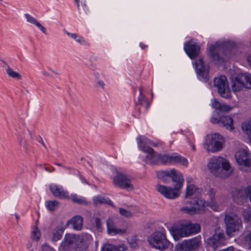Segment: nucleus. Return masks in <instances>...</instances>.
Masks as SVG:
<instances>
[{"instance_id": "6e6552de", "label": "nucleus", "mask_w": 251, "mask_h": 251, "mask_svg": "<svg viewBox=\"0 0 251 251\" xmlns=\"http://www.w3.org/2000/svg\"><path fill=\"white\" fill-rule=\"evenodd\" d=\"M185 205L181 208V211L190 214L203 212L207 206L205 201L201 198L184 201Z\"/></svg>"}, {"instance_id": "0e129e2a", "label": "nucleus", "mask_w": 251, "mask_h": 251, "mask_svg": "<svg viewBox=\"0 0 251 251\" xmlns=\"http://www.w3.org/2000/svg\"><path fill=\"white\" fill-rule=\"evenodd\" d=\"M57 165L59 166H61V165L60 164H59V163H56V164Z\"/></svg>"}, {"instance_id": "423d86ee", "label": "nucleus", "mask_w": 251, "mask_h": 251, "mask_svg": "<svg viewBox=\"0 0 251 251\" xmlns=\"http://www.w3.org/2000/svg\"><path fill=\"white\" fill-rule=\"evenodd\" d=\"M225 145L224 137L218 133L207 135L204 143V149L209 152H216L221 151Z\"/></svg>"}, {"instance_id": "2eb2a0df", "label": "nucleus", "mask_w": 251, "mask_h": 251, "mask_svg": "<svg viewBox=\"0 0 251 251\" xmlns=\"http://www.w3.org/2000/svg\"><path fill=\"white\" fill-rule=\"evenodd\" d=\"M225 241L224 234L222 230L217 229L214 234L207 240V244L214 249L223 245Z\"/></svg>"}, {"instance_id": "bf43d9fd", "label": "nucleus", "mask_w": 251, "mask_h": 251, "mask_svg": "<svg viewBox=\"0 0 251 251\" xmlns=\"http://www.w3.org/2000/svg\"><path fill=\"white\" fill-rule=\"evenodd\" d=\"M247 60L250 66L251 67V54L248 57Z\"/></svg>"}, {"instance_id": "4c0bfd02", "label": "nucleus", "mask_w": 251, "mask_h": 251, "mask_svg": "<svg viewBox=\"0 0 251 251\" xmlns=\"http://www.w3.org/2000/svg\"><path fill=\"white\" fill-rule=\"evenodd\" d=\"M75 1V3L76 4L77 9L80 13H83V11L84 13H86L88 10V8L85 4V1L81 2V7L82 9L81 8L80 3H79V0H74Z\"/></svg>"}, {"instance_id": "9d476101", "label": "nucleus", "mask_w": 251, "mask_h": 251, "mask_svg": "<svg viewBox=\"0 0 251 251\" xmlns=\"http://www.w3.org/2000/svg\"><path fill=\"white\" fill-rule=\"evenodd\" d=\"M113 184L116 187L126 189L127 191H132L134 189L130 177L121 173H117L113 177Z\"/></svg>"}, {"instance_id": "69168bd1", "label": "nucleus", "mask_w": 251, "mask_h": 251, "mask_svg": "<svg viewBox=\"0 0 251 251\" xmlns=\"http://www.w3.org/2000/svg\"><path fill=\"white\" fill-rule=\"evenodd\" d=\"M42 144L43 145H44V142H42Z\"/></svg>"}, {"instance_id": "6ab92c4d", "label": "nucleus", "mask_w": 251, "mask_h": 251, "mask_svg": "<svg viewBox=\"0 0 251 251\" xmlns=\"http://www.w3.org/2000/svg\"><path fill=\"white\" fill-rule=\"evenodd\" d=\"M246 188L243 189H235L232 191V198L233 201L238 204H243L246 200Z\"/></svg>"}, {"instance_id": "e2e57ef3", "label": "nucleus", "mask_w": 251, "mask_h": 251, "mask_svg": "<svg viewBox=\"0 0 251 251\" xmlns=\"http://www.w3.org/2000/svg\"><path fill=\"white\" fill-rule=\"evenodd\" d=\"M46 170L47 171V172H51V171L50 170V169H49L48 168H46Z\"/></svg>"}, {"instance_id": "79ce46f5", "label": "nucleus", "mask_w": 251, "mask_h": 251, "mask_svg": "<svg viewBox=\"0 0 251 251\" xmlns=\"http://www.w3.org/2000/svg\"><path fill=\"white\" fill-rule=\"evenodd\" d=\"M26 248L28 251H38L37 246L31 242L27 243Z\"/></svg>"}, {"instance_id": "b1692460", "label": "nucleus", "mask_w": 251, "mask_h": 251, "mask_svg": "<svg viewBox=\"0 0 251 251\" xmlns=\"http://www.w3.org/2000/svg\"><path fill=\"white\" fill-rule=\"evenodd\" d=\"M68 225H71L76 230H80L83 226V218L80 216L73 217L67 222Z\"/></svg>"}, {"instance_id": "c03bdc74", "label": "nucleus", "mask_w": 251, "mask_h": 251, "mask_svg": "<svg viewBox=\"0 0 251 251\" xmlns=\"http://www.w3.org/2000/svg\"><path fill=\"white\" fill-rule=\"evenodd\" d=\"M96 86L98 88L104 90L105 84L102 80L98 79L96 81Z\"/></svg>"}, {"instance_id": "20e7f679", "label": "nucleus", "mask_w": 251, "mask_h": 251, "mask_svg": "<svg viewBox=\"0 0 251 251\" xmlns=\"http://www.w3.org/2000/svg\"><path fill=\"white\" fill-rule=\"evenodd\" d=\"M226 46V43L217 42L209 48V55L216 64L222 63L231 55L230 50L225 49Z\"/></svg>"}, {"instance_id": "4d7b16f0", "label": "nucleus", "mask_w": 251, "mask_h": 251, "mask_svg": "<svg viewBox=\"0 0 251 251\" xmlns=\"http://www.w3.org/2000/svg\"><path fill=\"white\" fill-rule=\"evenodd\" d=\"M94 76L95 78V81H96V80L100 79V74L98 72H96L94 73Z\"/></svg>"}, {"instance_id": "7ed1b4c3", "label": "nucleus", "mask_w": 251, "mask_h": 251, "mask_svg": "<svg viewBox=\"0 0 251 251\" xmlns=\"http://www.w3.org/2000/svg\"><path fill=\"white\" fill-rule=\"evenodd\" d=\"M170 230L174 239L178 240L180 238L190 236L199 232L200 226L190 221H183L177 226L172 227Z\"/></svg>"}, {"instance_id": "aec40b11", "label": "nucleus", "mask_w": 251, "mask_h": 251, "mask_svg": "<svg viewBox=\"0 0 251 251\" xmlns=\"http://www.w3.org/2000/svg\"><path fill=\"white\" fill-rule=\"evenodd\" d=\"M231 86L234 92H237L245 88V84L241 78L240 74L231 78Z\"/></svg>"}, {"instance_id": "f257e3e1", "label": "nucleus", "mask_w": 251, "mask_h": 251, "mask_svg": "<svg viewBox=\"0 0 251 251\" xmlns=\"http://www.w3.org/2000/svg\"><path fill=\"white\" fill-rule=\"evenodd\" d=\"M138 148L147 153L144 161L148 164H155L160 160L162 163L166 164H180L187 166L188 160L178 155L157 154L149 146H157L159 143H155L143 135H139L136 138Z\"/></svg>"}, {"instance_id": "72a5a7b5", "label": "nucleus", "mask_w": 251, "mask_h": 251, "mask_svg": "<svg viewBox=\"0 0 251 251\" xmlns=\"http://www.w3.org/2000/svg\"><path fill=\"white\" fill-rule=\"evenodd\" d=\"M46 208L50 211L55 210L59 205V202L57 201H48L45 202Z\"/></svg>"}, {"instance_id": "a19ab883", "label": "nucleus", "mask_w": 251, "mask_h": 251, "mask_svg": "<svg viewBox=\"0 0 251 251\" xmlns=\"http://www.w3.org/2000/svg\"><path fill=\"white\" fill-rule=\"evenodd\" d=\"M244 243L249 248H251V231L245 236Z\"/></svg>"}, {"instance_id": "49530a36", "label": "nucleus", "mask_w": 251, "mask_h": 251, "mask_svg": "<svg viewBox=\"0 0 251 251\" xmlns=\"http://www.w3.org/2000/svg\"><path fill=\"white\" fill-rule=\"evenodd\" d=\"M139 92L140 94L138 98L137 102L138 104H141L145 100V96L142 94V88L141 87L139 88Z\"/></svg>"}, {"instance_id": "603ef678", "label": "nucleus", "mask_w": 251, "mask_h": 251, "mask_svg": "<svg viewBox=\"0 0 251 251\" xmlns=\"http://www.w3.org/2000/svg\"><path fill=\"white\" fill-rule=\"evenodd\" d=\"M18 141L21 145L25 146L26 144V140L21 136L18 137Z\"/></svg>"}, {"instance_id": "e433bc0d", "label": "nucleus", "mask_w": 251, "mask_h": 251, "mask_svg": "<svg viewBox=\"0 0 251 251\" xmlns=\"http://www.w3.org/2000/svg\"><path fill=\"white\" fill-rule=\"evenodd\" d=\"M63 231L64 230L62 228L56 227L53 231L52 239L55 241L60 240L62 237Z\"/></svg>"}, {"instance_id": "680f3d73", "label": "nucleus", "mask_w": 251, "mask_h": 251, "mask_svg": "<svg viewBox=\"0 0 251 251\" xmlns=\"http://www.w3.org/2000/svg\"><path fill=\"white\" fill-rule=\"evenodd\" d=\"M49 70H50L53 74L55 75H58V73L56 71L53 70L52 69L49 68Z\"/></svg>"}, {"instance_id": "ddd939ff", "label": "nucleus", "mask_w": 251, "mask_h": 251, "mask_svg": "<svg viewBox=\"0 0 251 251\" xmlns=\"http://www.w3.org/2000/svg\"><path fill=\"white\" fill-rule=\"evenodd\" d=\"M234 157L238 165L243 167H251L250 152L246 149L241 147V148L235 152Z\"/></svg>"}, {"instance_id": "4be33fe9", "label": "nucleus", "mask_w": 251, "mask_h": 251, "mask_svg": "<svg viewBox=\"0 0 251 251\" xmlns=\"http://www.w3.org/2000/svg\"><path fill=\"white\" fill-rule=\"evenodd\" d=\"M211 105L217 111V113L227 112L232 109V107L227 104L221 103L216 99H213L211 101Z\"/></svg>"}, {"instance_id": "5fc2aeb1", "label": "nucleus", "mask_w": 251, "mask_h": 251, "mask_svg": "<svg viewBox=\"0 0 251 251\" xmlns=\"http://www.w3.org/2000/svg\"><path fill=\"white\" fill-rule=\"evenodd\" d=\"M211 122L213 124L221 123L220 118L219 119H218L215 118H212L211 119Z\"/></svg>"}, {"instance_id": "c756f323", "label": "nucleus", "mask_w": 251, "mask_h": 251, "mask_svg": "<svg viewBox=\"0 0 251 251\" xmlns=\"http://www.w3.org/2000/svg\"><path fill=\"white\" fill-rule=\"evenodd\" d=\"M5 70L9 77L17 80L21 79L22 77L21 75L18 72L14 71L8 65H6Z\"/></svg>"}, {"instance_id": "f704fd0d", "label": "nucleus", "mask_w": 251, "mask_h": 251, "mask_svg": "<svg viewBox=\"0 0 251 251\" xmlns=\"http://www.w3.org/2000/svg\"><path fill=\"white\" fill-rule=\"evenodd\" d=\"M241 127L244 133L250 135L251 133V119L248 122L243 123ZM249 138L251 142V136H249Z\"/></svg>"}, {"instance_id": "cd10ccee", "label": "nucleus", "mask_w": 251, "mask_h": 251, "mask_svg": "<svg viewBox=\"0 0 251 251\" xmlns=\"http://www.w3.org/2000/svg\"><path fill=\"white\" fill-rule=\"evenodd\" d=\"M199 193V189L193 184L188 185L185 194V200L184 201H187L190 197L196 195Z\"/></svg>"}, {"instance_id": "09e8293b", "label": "nucleus", "mask_w": 251, "mask_h": 251, "mask_svg": "<svg viewBox=\"0 0 251 251\" xmlns=\"http://www.w3.org/2000/svg\"><path fill=\"white\" fill-rule=\"evenodd\" d=\"M127 247L124 244H121L117 246H114V251H126Z\"/></svg>"}, {"instance_id": "052dcab7", "label": "nucleus", "mask_w": 251, "mask_h": 251, "mask_svg": "<svg viewBox=\"0 0 251 251\" xmlns=\"http://www.w3.org/2000/svg\"><path fill=\"white\" fill-rule=\"evenodd\" d=\"M190 146H191V147L192 150L193 151H195V149H195V147L194 144L193 143L190 142Z\"/></svg>"}, {"instance_id": "6e6d98bb", "label": "nucleus", "mask_w": 251, "mask_h": 251, "mask_svg": "<svg viewBox=\"0 0 251 251\" xmlns=\"http://www.w3.org/2000/svg\"><path fill=\"white\" fill-rule=\"evenodd\" d=\"M41 74L46 77H48L50 76V74L47 71L43 70L41 71Z\"/></svg>"}, {"instance_id": "864d4df0", "label": "nucleus", "mask_w": 251, "mask_h": 251, "mask_svg": "<svg viewBox=\"0 0 251 251\" xmlns=\"http://www.w3.org/2000/svg\"><path fill=\"white\" fill-rule=\"evenodd\" d=\"M208 195L209 198H210L211 201H213L214 200V197H215V192L213 191V190H210L208 193Z\"/></svg>"}, {"instance_id": "7c9ffc66", "label": "nucleus", "mask_w": 251, "mask_h": 251, "mask_svg": "<svg viewBox=\"0 0 251 251\" xmlns=\"http://www.w3.org/2000/svg\"><path fill=\"white\" fill-rule=\"evenodd\" d=\"M240 76L245 84V88H251V75L247 72L240 73Z\"/></svg>"}, {"instance_id": "ea45409f", "label": "nucleus", "mask_w": 251, "mask_h": 251, "mask_svg": "<svg viewBox=\"0 0 251 251\" xmlns=\"http://www.w3.org/2000/svg\"><path fill=\"white\" fill-rule=\"evenodd\" d=\"M242 216L245 221L250 222L251 220V208L244 209L242 212Z\"/></svg>"}, {"instance_id": "5701e85b", "label": "nucleus", "mask_w": 251, "mask_h": 251, "mask_svg": "<svg viewBox=\"0 0 251 251\" xmlns=\"http://www.w3.org/2000/svg\"><path fill=\"white\" fill-rule=\"evenodd\" d=\"M184 50L188 55L191 58H193L198 55L200 48L195 43H189L185 45Z\"/></svg>"}, {"instance_id": "f3484780", "label": "nucleus", "mask_w": 251, "mask_h": 251, "mask_svg": "<svg viewBox=\"0 0 251 251\" xmlns=\"http://www.w3.org/2000/svg\"><path fill=\"white\" fill-rule=\"evenodd\" d=\"M50 189L52 195L55 197L61 199L68 200L70 199L69 193L61 186L52 184L50 185Z\"/></svg>"}, {"instance_id": "37998d69", "label": "nucleus", "mask_w": 251, "mask_h": 251, "mask_svg": "<svg viewBox=\"0 0 251 251\" xmlns=\"http://www.w3.org/2000/svg\"><path fill=\"white\" fill-rule=\"evenodd\" d=\"M119 213H120L121 215H122V216H125L126 217L128 218V217H130L132 216L131 213L130 211L125 209L124 208H120L119 209Z\"/></svg>"}, {"instance_id": "412c9836", "label": "nucleus", "mask_w": 251, "mask_h": 251, "mask_svg": "<svg viewBox=\"0 0 251 251\" xmlns=\"http://www.w3.org/2000/svg\"><path fill=\"white\" fill-rule=\"evenodd\" d=\"M26 22L35 26L43 34H47V29L35 18L29 14H25Z\"/></svg>"}, {"instance_id": "f8f14e48", "label": "nucleus", "mask_w": 251, "mask_h": 251, "mask_svg": "<svg viewBox=\"0 0 251 251\" xmlns=\"http://www.w3.org/2000/svg\"><path fill=\"white\" fill-rule=\"evenodd\" d=\"M156 190L165 198L170 200L178 198L181 193L179 185L174 186L173 188L163 185L158 184L156 186Z\"/></svg>"}, {"instance_id": "473e14b6", "label": "nucleus", "mask_w": 251, "mask_h": 251, "mask_svg": "<svg viewBox=\"0 0 251 251\" xmlns=\"http://www.w3.org/2000/svg\"><path fill=\"white\" fill-rule=\"evenodd\" d=\"M41 233L40 229L36 226L32 228L31 232V238L32 240L38 242L40 239Z\"/></svg>"}, {"instance_id": "c85d7f7f", "label": "nucleus", "mask_w": 251, "mask_h": 251, "mask_svg": "<svg viewBox=\"0 0 251 251\" xmlns=\"http://www.w3.org/2000/svg\"><path fill=\"white\" fill-rule=\"evenodd\" d=\"M200 236L195 237L191 239L186 240L191 251L197 249L201 244Z\"/></svg>"}, {"instance_id": "c9c22d12", "label": "nucleus", "mask_w": 251, "mask_h": 251, "mask_svg": "<svg viewBox=\"0 0 251 251\" xmlns=\"http://www.w3.org/2000/svg\"><path fill=\"white\" fill-rule=\"evenodd\" d=\"M70 199L74 202L80 204H87V202L83 197L79 196L75 194H72Z\"/></svg>"}, {"instance_id": "1a4fd4ad", "label": "nucleus", "mask_w": 251, "mask_h": 251, "mask_svg": "<svg viewBox=\"0 0 251 251\" xmlns=\"http://www.w3.org/2000/svg\"><path fill=\"white\" fill-rule=\"evenodd\" d=\"M157 176L159 178L165 181V177L167 176L172 178L173 181L176 182L175 186L177 185L179 186L181 189L184 182V178L182 174L178 171L173 169L166 171H160L157 173Z\"/></svg>"}, {"instance_id": "bb28decb", "label": "nucleus", "mask_w": 251, "mask_h": 251, "mask_svg": "<svg viewBox=\"0 0 251 251\" xmlns=\"http://www.w3.org/2000/svg\"><path fill=\"white\" fill-rule=\"evenodd\" d=\"M221 123L223 126L229 131H232L234 129L233 120L228 116H224L220 118Z\"/></svg>"}, {"instance_id": "dca6fc26", "label": "nucleus", "mask_w": 251, "mask_h": 251, "mask_svg": "<svg viewBox=\"0 0 251 251\" xmlns=\"http://www.w3.org/2000/svg\"><path fill=\"white\" fill-rule=\"evenodd\" d=\"M77 234H67L59 247V251H69L73 245H75Z\"/></svg>"}, {"instance_id": "f03ea898", "label": "nucleus", "mask_w": 251, "mask_h": 251, "mask_svg": "<svg viewBox=\"0 0 251 251\" xmlns=\"http://www.w3.org/2000/svg\"><path fill=\"white\" fill-rule=\"evenodd\" d=\"M207 166L211 173L221 177H227L233 172L229 162L226 159L221 156H214L210 158Z\"/></svg>"}, {"instance_id": "58836bf2", "label": "nucleus", "mask_w": 251, "mask_h": 251, "mask_svg": "<svg viewBox=\"0 0 251 251\" xmlns=\"http://www.w3.org/2000/svg\"><path fill=\"white\" fill-rule=\"evenodd\" d=\"M177 251H191L186 240L183 241L181 243L176 246Z\"/></svg>"}, {"instance_id": "a18cd8bd", "label": "nucleus", "mask_w": 251, "mask_h": 251, "mask_svg": "<svg viewBox=\"0 0 251 251\" xmlns=\"http://www.w3.org/2000/svg\"><path fill=\"white\" fill-rule=\"evenodd\" d=\"M92 224L97 228H99L101 225L100 219L98 217H95L91 220Z\"/></svg>"}, {"instance_id": "13d9d810", "label": "nucleus", "mask_w": 251, "mask_h": 251, "mask_svg": "<svg viewBox=\"0 0 251 251\" xmlns=\"http://www.w3.org/2000/svg\"><path fill=\"white\" fill-rule=\"evenodd\" d=\"M140 47L143 49V50H145L147 48L148 46L143 43H140Z\"/></svg>"}, {"instance_id": "a878e982", "label": "nucleus", "mask_w": 251, "mask_h": 251, "mask_svg": "<svg viewBox=\"0 0 251 251\" xmlns=\"http://www.w3.org/2000/svg\"><path fill=\"white\" fill-rule=\"evenodd\" d=\"M195 68L198 75L204 76L208 74V69L204 65L201 58H199L196 61Z\"/></svg>"}, {"instance_id": "8fccbe9b", "label": "nucleus", "mask_w": 251, "mask_h": 251, "mask_svg": "<svg viewBox=\"0 0 251 251\" xmlns=\"http://www.w3.org/2000/svg\"><path fill=\"white\" fill-rule=\"evenodd\" d=\"M41 251H55L54 249L47 244H44L41 247Z\"/></svg>"}, {"instance_id": "2f4dec72", "label": "nucleus", "mask_w": 251, "mask_h": 251, "mask_svg": "<svg viewBox=\"0 0 251 251\" xmlns=\"http://www.w3.org/2000/svg\"><path fill=\"white\" fill-rule=\"evenodd\" d=\"M94 203L98 205L101 204L107 203L109 205H112V201L108 198H105L104 197L98 196H96L93 198Z\"/></svg>"}, {"instance_id": "3c124183", "label": "nucleus", "mask_w": 251, "mask_h": 251, "mask_svg": "<svg viewBox=\"0 0 251 251\" xmlns=\"http://www.w3.org/2000/svg\"><path fill=\"white\" fill-rule=\"evenodd\" d=\"M246 195L249 198L250 201L251 202V186H249L246 188Z\"/></svg>"}, {"instance_id": "39448f33", "label": "nucleus", "mask_w": 251, "mask_h": 251, "mask_svg": "<svg viewBox=\"0 0 251 251\" xmlns=\"http://www.w3.org/2000/svg\"><path fill=\"white\" fill-rule=\"evenodd\" d=\"M148 242L153 248L160 251L172 248L173 245L167 239L166 235L164 231H156L148 237Z\"/></svg>"}, {"instance_id": "9b49d317", "label": "nucleus", "mask_w": 251, "mask_h": 251, "mask_svg": "<svg viewBox=\"0 0 251 251\" xmlns=\"http://www.w3.org/2000/svg\"><path fill=\"white\" fill-rule=\"evenodd\" d=\"M214 84L222 97L225 99L231 98V92L228 87L227 78L225 76L221 75L215 78Z\"/></svg>"}, {"instance_id": "393cba45", "label": "nucleus", "mask_w": 251, "mask_h": 251, "mask_svg": "<svg viewBox=\"0 0 251 251\" xmlns=\"http://www.w3.org/2000/svg\"><path fill=\"white\" fill-rule=\"evenodd\" d=\"M64 32L69 37L71 38L78 44L86 47L90 46V43L82 36H81L76 33L69 32L66 30H64Z\"/></svg>"}, {"instance_id": "a211bd4d", "label": "nucleus", "mask_w": 251, "mask_h": 251, "mask_svg": "<svg viewBox=\"0 0 251 251\" xmlns=\"http://www.w3.org/2000/svg\"><path fill=\"white\" fill-rule=\"evenodd\" d=\"M107 229L109 234L114 235L116 234L123 235L127 232L126 228L120 229L117 228L112 219L109 218L106 221Z\"/></svg>"}, {"instance_id": "de8ad7c7", "label": "nucleus", "mask_w": 251, "mask_h": 251, "mask_svg": "<svg viewBox=\"0 0 251 251\" xmlns=\"http://www.w3.org/2000/svg\"><path fill=\"white\" fill-rule=\"evenodd\" d=\"M101 251H114V246L111 244H105L103 246Z\"/></svg>"}, {"instance_id": "0eeeda50", "label": "nucleus", "mask_w": 251, "mask_h": 251, "mask_svg": "<svg viewBox=\"0 0 251 251\" xmlns=\"http://www.w3.org/2000/svg\"><path fill=\"white\" fill-rule=\"evenodd\" d=\"M225 222L226 225V233L229 237L238 234L242 228L241 220L235 214H226Z\"/></svg>"}, {"instance_id": "4468645a", "label": "nucleus", "mask_w": 251, "mask_h": 251, "mask_svg": "<svg viewBox=\"0 0 251 251\" xmlns=\"http://www.w3.org/2000/svg\"><path fill=\"white\" fill-rule=\"evenodd\" d=\"M92 240V236L89 234H78L75 242V251H89L88 247Z\"/></svg>"}]
</instances>
